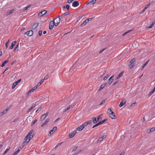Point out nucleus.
<instances>
[{"instance_id":"1","label":"nucleus","mask_w":155,"mask_h":155,"mask_svg":"<svg viewBox=\"0 0 155 155\" xmlns=\"http://www.w3.org/2000/svg\"><path fill=\"white\" fill-rule=\"evenodd\" d=\"M33 131V130H31L26 136L25 137L26 140L25 142L23 143V145L20 146L18 150L19 152L23 148L24 146L29 142L30 140L33 137L34 134H32Z\"/></svg>"},{"instance_id":"2","label":"nucleus","mask_w":155,"mask_h":155,"mask_svg":"<svg viewBox=\"0 0 155 155\" xmlns=\"http://www.w3.org/2000/svg\"><path fill=\"white\" fill-rule=\"evenodd\" d=\"M107 114L110 118L112 119H116L117 118L115 113L113 112L111 109L110 108L107 110Z\"/></svg>"},{"instance_id":"3","label":"nucleus","mask_w":155,"mask_h":155,"mask_svg":"<svg viewBox=\"0 0 155 155\" xmlns=\"http://www.w3.org/2000/svg\"><path fill=\"white\" fill-rule=\"evenodd\" d=\"M61 17L60 16L58 17H57L54 21H55V26H57L59 24L61 21Z\"/></svg>"},{"instance_id":"4","label":"nucleus","mask_w":155,"mask_h":155,"mask_svg":"<svg viewBox=\"0 0 155 155\" xmlns=\"http://www.w3.org/2000/svg\"><path fill=\"white\" fill-rule=\"evenodd\" d=\"M38 25V23H35L32 26V29L35 32H37L38 29H37V27Z\"/></svg>"},{"instance_id":"5","label":"nucleus","mask_w":155,"mask_h":155,"mask_svg":"<svg viewBox=\"0 0 155 155\" xmlns=\"http://www.w3.org/2000/svg\"><path fill=\"white\" fill-rule=\"evenodd\" d=\"M91 18H87L86 20H85L83 23L81 24L80 25L81 27H82L84 26H85L90 21V20H91Z\"/></svg>"},{"instance_id":"6","label":"nucleus","mask_w":155,"mask_h":155,"mask_svg":"<svg viewBox=\"0 0 155 155\" xmlns=\"http://www.w3.org/2000/svg\"><path fill=\"white\" fill-rule=\"evenodd\" d=\"M54 21H51L49 23V29L50 30L53 27L54 25L55 26Z\"/></svg>"},{"instance_id":"7","label":"nucleus","mask_w":155,"mask_h":155,"mask_svg":"<svg viewBox=\"0 0 155 155\" xmlns=\"http://www.w3.org/2000/svg\"><path fill=\"white\" fill-rule=\"evenodd\" d=\"M57 127H54L49 132V134H48L49 136H50L53 133H54L57 130Z\"/></svg>"},{"instance_id":"8","label":"nucleus","mask_w":155,"mask_h":155,"mask_svg":"<svg viewBox=\"0 0 155 155\" xmlns=\"http://www.w3.org/2000/svg\"><path fill=\"white\" fill-rule=\"evenodd\" d=\"M21 79H20L19 80H18V81L15 82L14 83L12 84V88L14 89L16 86V85H17V84L21 81Z\"/></svg>"},{"instance_id":"9","label":"nucleus","mask_w":155,"mask_h":155,"mask_svg":"<svg viewBox=\"0 0 155 155\" xmlns=\"http://www.w3.org/2000/svg\"><path fill=\"white\" fill-rule=\"evenodd\" d=\"M76 131L74 130L72 132L70 133L69 134V137L70 138H71L74 137V136L76 134Z\"/></svg>"},{"instance_id":"10","label":"nucleus","mask_w":155,"mask_h":155,"mask_svg":"<svg viewBox=\"0 0 155 155\" xmlns=\"http://www.w3.org/2000/svg\"><path fill=\"white\" fill-rule=\"evenodd\" d=\"M79 5V2L78 1H74L72 3V5L74 7L78 6Z\"/></svg>"},{"instance_id":"11","label":"nucleus","mask_w":155,"mask_h":155,"mask_svg":"<svg viewBox=\"0 0 155 155\" xmlns=\"http://www.w3.org/2000/svg\"><path fill=\"white\" fill-rule=\"evenodd\" d=\"M47 11L45 10L41 12H40L38 14V16L39 17H41V16L46 14L47 13Z\"/></svg>"},{"instance_id":"12","label":"nucleus","mask_w":155,"mask_h":155,"mask_svg":"<svg viewBox=\"0 0 155 155\" xmlns=\"http://www.w3.org/2000/svg\"><path fill=\"white\" fill-rule=\"evenodd\" d=\"M16 42H17L16 41H12V43L11 45V46L9 47V50H11V49H12L13 48L14 46L16 44Z\"/></svg>"},{"instance_id":"13","label":"nucleus","mask_w":155,"mask_h":155,"mask_svg":"<svg viewBox=\"0 0 155 155\" xmlns=\"http://www.w3.org/2000/svg\"><path fill=\"white\" fill-rule=\"evenodd\" d=\"M69 14V12H65L64 14H63L61 15L60 16L61 17V19L62 21H64V17L67 15H68Z\"/></svg>"},{"instance_id":"14","label":"nucleus","mask_w":155,"mask_h":155,"mask_svg":"<svg viewBox=\"0 0 155 155\" xmlns=\"http://www.w3.org/2000/svg\"><path fill=\"white\" fill-rule=\"evenodd\" d=\"M126 103V101L125 100H123L120 103L119 105V107H122L124 104H125Z\"/></svg>"},{"instance_id":"15","label":"nucleus","mask_w":155,"mask_h":155,"mask_svg":"<svg viewBox=\"0 0 155 155\" xmlns=\"http://www.w3.org/2000/svg\"><path fill=\"white\" fill-rule=\"evenodd\" d=\"M48 112H47L45 114L42 115L41 117V119H44L48 115Z\"/></svg>"},{"instance_id":"16","label":"nucleus","mask_w":155,"mask_h":155,"mask_svg":"<svg viewBox=\"0 0 155 155\" xmlns=\"http://www.w3.org/2000/svg\"><path fill=\"white\" fill-rule=\"evenodd\" d=\"M33 31L32 30L28 31L26 32V34L29 36H31L33 35Z\"/></svg>"},{"instance_id":"17","label":"nucleus","mask_w":155,"mask_h":155,"mask_svg":"<svg viewBox=\"0 0 155 155\" xmlns=\"http://www.w3.org/2000/svg\"><path fill=\"white\" fill-rule=\"evenodd\" d=\"M37 89L36 87H34L32 89H30L28 92L27 95H29V94L31 92H32L35 91V90Z\"/></svg>"},{"instance_id":"18","label":"nucleus","mask_w":155,"mask_h":155,"mask_svg":"<svg viewBox=\"0 0 155 155\" xmlns=\"http://www.w3.org/2000/svg\"><path fill=\"white\" fill-rule=\"evenodd\" d=\"M155 130V127L151 128L150 129H148L147 130V132L149 133Z\"/></svg>"},{"instance_id":"19","label":"nucleus","mask_w":155,"mask_h":155,"mask_svg":"<svg viewBox=\"0 0 155 155\" xmlns=\"http://www.w3.org/2000/svg\"><path fill=\"white\" fill-rule=\"evenodd\" d=\"M16 9H13L11 10L9 12H8L7 13V15H9L11 14L14 12L15 11H16Z\"/></svg>"},{"instance_id":"20","label":"nucleus","mask_w":155,"mask_h":155,"mask_svg":"<svg viewBox=\"0 0 155 155\" xmlns=\"http://www.w3.org/2000/svg\"><path fill=\"white\" fill-rule=\"evenodd\" d=\"M84 128V127L82 126V125H81V126L78 127L76 129V130L80 131L82 130Z\"/></svg>"},{"instance_id":"21","label":"nucleus","mask_w":155,"mask_h":155,"mask_svg":"<svg viewBox=\"0 0 155 155\" xmlns=\"http://www.w3.org/2000/svg\"><path fill=\"white\" fill-rule=\"evenodd\" d=\"M49 119H46L45 121L41 125V127H43L44 125L46 124L49 122Z\"/></svg>"},{"instance_id":"22","label":"nucleus","mask_w":155,"mask_h":155,"mask_svg":"<svg viewBox=\"0 0 155 155\" xmlns=\"http://www.w3.org/2000/svg\"><path fill=\"white\" fill-rule=\"evenodd\" d=\"M114 75H113L109 79V81L108 82L109 84H110L113 82V79H112V78L114 77Z\"/></svg>"},{"instance_id":"23","label":"nucleus","mask_w":155,"mask_h":155,"mask_svg":"<svg viewBox=\"0 0 155 155\" xmlns=\"http://www.w3.org/2000/svg\"><path fill=\"white\" fill-rule=\"evenodd\" d=\"M155 91V86L154 87V88L153 89V90H152V91L150 92L149 94V96H150Z\"/></svg>"},{"instance_id":"24","label":"nucleus","mask_w":155,"mask_h":155,"mask_svg":"<svg viewBox=\"0 0 155 155\" xmlns=\"http://www.w3.org/2000/svg\"><path fill=\"white\" fill-rule=\"evenodd\" d=\"M18 47H19V44H18L15 47V48L14 50V51L15 52L16 51H18Z\"/></svg>"},{"instance_id":"25","label":"nucleus","mask_w":155,"mask_h":155,"mask_svg":"<svg viewBox=\"0 0 155 155\" xmlns=\"http://www.w3.org/2000/svg\"><path fill=\"white\" fill-rule=\"evenodd\" d=\"M105 86V84H102L99 88V90L100 91L104 88Z\"/></svg>"},{"instance_id":"26","label":"nucleus","mask_w":155,"mask_h":155,"mask_svg":"<svg viewBox=\"0 0 155 155\" xmlns=\"http://www.w3.org/2000/svg\"><path fill=\"white\" fill-rule=\"evenodd\" d=\"M135 61V59L134 58L132 59L129 63V65H130L134 62Z\"/></svg>"},{"instance_id":"27","label":"nucleus","mask_w":155,"mask_h":155,"mask_svg":"<svg viewBox=\"0 0 155 155\" xmlns=\"http://www.w3.org/2000/svg\"><path fill=\"white\" fill-rule=\"evenodd\" d=\"M31 5H28L27 7L24 8L22 10L23 11H25V10H27L28 9V8H29L31 7Z\"/></svg>"},{"instance_id":"28","label":"nucleus","mask_w":155,"mask_h":155,"mask_svg":"<svg viewBox=\"0 0 155 155\" xmlns=\"http://www.w3.org/2000/svg\"><path fill=\"white\" fill-rule=\"evenodd\" d=\"M94 124H95L97 122V120L96 117H94L92 118Z\"/></svg>"},{"instance_id":"29","label":"nucleus","mask_w":155,"mask_h":155,"mask_svg":"<svg viewBox=\"0 0 155 155\" xmlns=\"http://www.w3.org/2000/svg\"><path fill=\"white\" fill-rule=\"evenodd\" d=\"M123 72H121L119 74V75L117 76V78H116V79H118L119 78H120V77H121L122 76V75H123Z\"/></svg>"},{"instance_id":"30","label":"nucleus","mask_w":155,"mask_h":155,"mask_svg":"<svg viewBox=\"0 0 155 155\" xmlns=\"http://www.w3.org/2000/svg\"><path fill=\"white\" fill-rule=\"evenodd\" d=\"M69 7H70V6L69 5H67L65 6H64L63 7V8H66L67 10L68 11L69 9Z\"/></svg>"},{"instance_id":"31","label":"nucleus","mask_w":155,"mask_h":155,"mask_svg":"<svg viewBox=\"0 0 155 155\" xmlns=\"http://www.w3.org/2000/svg\"><path fill=\"white\" fill-rule=\"evenodd\" d=\"M149 61H147L142 66L141 69H143L146 66V65L147 64V63L149 62Z\"/></svg>"},{"instance_id":"32","label":"nucleus","mask_w":155,"mask_h":155,"mask_svg":"<svg viewBox=\"0 0 155 155\" xmlns=\"http://www.w3.org/2000/svg\"><path fill=\"white\" fill-rule=\"evenodd\" d=\"M110 76V74H108L105 76L103 78L104 81H105Z\"/></svg>"},{"instance_id":"33","label":"nucleus","mask_w":155,"mask_h":155,"mask_svg":"<svg viewBox=\"0 0 155 155\" xmlns=\"http://www.w3.org/2000/svg\"><path fill=\"white\" fill-rule=\"evenodd\" d=\"M71 106H72L71 105H70L69 106H68V107H67L65 110L64 112H65L67 111L68 110L71 108Z\"/></svg>"},{"instance_id":"34","label":"nucleus","mask_w":155,"mask_h":155,"mask_svg":"<svg viewBox=\"0 0 155 155\" xmlns=\"http://www.w3.org/2000/svg\"><path fill=\"white\" fill-rule=\"evenodd\" d=\"M10 148V147H9V148L6 149L5 150V152H4V153L3 154V155H4L5 154H6L7 152L9 150Z\"/></svg>"},{"instance_id":"35","label":"nucleus","mask_w":155,"mask_h":155,"mask_svg":"<svg viewBox=\"0 0 155 155\" xmlns=\"http://www.w3.org/2000/svg\"><path fill=\"white\" fill-rule=\"evenodd\" d=\"M37 121V119L35 120L31 124V126H32L36 123Z\"/></svg>"},{"instance_id":"36","label":"nucleus","mask_w":155,"mask_h":155,"mask_svg":"<svg viewBox=\"0 0 155 155\" xmlns=\"http://www.w3.org/2000/svg\"><path fill=\"white\" fill-rule=\"evenodd\" d=\"M87 124H88L86 122H84L82 125L84 127V128L85 127L87 126Z\"/></svg>"},{"instance_id":"37","label":"nucleus","mask_w":155,"mask_h":155,"mask_svg":"<svg viewBox=\"0 0 155 155\" xmlns=\"http://www.w3.org/2000/svg\"><path fill=\"white\" fill-rule=\"evenodd\" d=\"M19 152L18 150H17L12 155H16L19 153Z\"/></svg>"},{"instance_id":"38","label":"nucleus","mask_w":155,"mask_h":155,"mask_svg":"<svg viewBox=\"0 0 155 155\" xmlns=\"http://www.w3.org/2000/svg\"><path fill=\"white\" fill-rule=\"evenodd\" d=\"M96 2V0H92L91 1V3L93 4H94Z\"/></svg>"},{"instance_id":"39","label":"nucleus","mask_w":155,"mask_h":155,"mask_svg":"<svg viewBox=\"0 0 155 155\" xmlns=\"http://www.w3.org/2000/svg\"><path fill=\"white\" fill-rule=\"evenodd\" d=\"M107 119H104V120L101 121L100 122L101 123V124L103 123H104L106 121H107Z\"/></svg>"},{"instance_id":"40","label":"nucleus","mask_w":155,"mask_h":155,"mask_svg":"<svg viewBox=\"0 0 155 155\" xmlns=\"http://www.w3.org/2000/svg\"><path fill=\"white\" fill-rule=\"evenodd\" d=\"M136 104V102H135L134 103L132 104L130 106V107H133Z\"/></svg>"},{"instance_id":"41","label":"nucleus","mask_w":155,"mask_h":155,"mask_svg":"<svg viewBox=\"0 0 155 155\" xmlns=\"http://www.w3.org/2000/svg\"><path fill=\"white\" fill-rule=\"evenodd\" d=\"M8 110V109H6L3 112H2L3 113V114H5L7 112Z\"/></svg>"},{"instance_id":"42","label":"nucleus","mask_w":155,"mask_h":155,"mask_svg":"<svg viewBox=\"0 0 155 155\" xmlns=\"http://www.w3.org/2000/svg\"><path fill=\"white\" fill-rule=\"evenodd\" d=\"M103 139H102V138L101 137H100L98 139V140H97V143H98L99 142H100Z\"/></svg>"},{"instance_id":"43","label":"nucleus","mask_w":155,"mask_h":155,"mask_svg":"<svg viewBox=\"0 0 155 155\" xmlns=\"http://www.w3.org/2000/svg\"><path fill=\"white\" fill-rule=\"evenodd\" d=\"M131 30H129V31H127V32H125L124 33L123 35L124 36V35L126 34H127V33H129L130 32V31H131Z\"/></svg>"},{"instance_id":"44","label":"nucleus","mask_w":155,"mask_h":155,"mask_svg":"<svg viewBox=\"0 0 155 155\" xmlns=\"http://www.w3.org/2000/svg\"><path fill=\"white\" fill-rule=\"evenodd\" d=\"M105 102V100H103L101 102V103L100 104V105H101L102 104H104V102Z\"/></svg>"},{"instance_id":"45","label":"nucleus","mask_w":155,"mask_h":155,"mask_svg":"<svg viewBox=\"0 0 155 155\" xmlns=\"http://www.w3.org/2000/svg\"><path fill=\"white\" fill-rule=\"evenodd\" d=\"M150 5V3H149L148 5H147L145 6V8L146 9H147V8H148L149 7Z\"/></svg>"},{"instance_id":"46","label":"nucleus","mask_w":155,"mask_h":155,"mask_svg":"<svg viewBox=\"0 0 155 155\" xmlns=\"http://www.w3.org/2000/svg\"><path fill=\"white\" fill-rule=\"evenodd\" d=\"M41 84L39 82V83H38L37 85L35 86V87H37H37H38L39 86H40L41 85Z\"/></svg>"},{"instance_id":"47","label":"nucleus","mask_w":155,"mask_h":155,"mask_svg":"<svg viewBox=\"0 0 155 155\" xmlns=\"http://www.w3.org/2000/svg\"><path fill=\"white\" fill-rule=\"evenodd\" d=\"M8 62V60H6L3 62L4 64H6Z\"/></svg>"},{"instance_id":"48","label":"nucleus","mask_w":155,"mask_h":155,"mask_svg":"<svg viewBox=\"0 0 155 155\" xmlns=\"http://www.w3.org/2000/svg\"><path fill=\"white\" fill-rule=\"evenodd\" d=\"M72 0H68V3L69 4H70L72 2Z\"/></svg>"},{"instance_id":"49","label":"nucleus","mask_w":155,"mask_h":155,"mask_svg":"<svg viewBox=\"0 0 155 155\" xmlns=\"http://www.w3.org/2000/svg\"><path fill=\"white\" fill-rule=\"evenodd\" d=\"M42 34V31H40L39 32V36H41Z\"/></svg>"},{"instance_id":"50","label":"nucleus","mask_w":155,"mask_h":155,"mask_svg":"<svg viewBox=\"0 0 155 155\" xmlns=\"http://www.w3.org/2000/svg\"><path fill=\"white\" fill-rule=\"evenodd\" d=\"M153 24H151V25H150V26L149 27H147L149 28H151L153 27Z\"/></svg>"},{"instance_id":"51","label":"nucleus","mask_w":155,"mask_h":155,"mask_svg":"<svg viewBox=\"0 0 155 155\" xmlns=\"http://www.w3.org/2000/svg\"><path fill=\"white\" fill-rule=\"evenodd\" d=\"M63 143V142H61V143H59L57 144V145L58 146V147L59 146H60Z\"/></svg>"},{"instance_id":"52","label":"nucleus","mask_w":155,"mask_h":155,"mask_svg":"<svg viewBox=\"0 0 155 155\" xmlns=\"http://www.w3.org/2000/svg\"><path fill=\"white\" fill-rule=\"evenodd\" d=\"M36 104H33L31 107L33 109V108H34L36 106Z\"/></svg>"},{"instance_id":"53","label":"nucleus","mask_w":155,"mask_h":155,"mask_svg":"<svg viewBox=\"0 0 155 155\" xmlns=\"http://www.w3.org/2000/svg\"><path fill=\"white\" fill-rule=\"evenodd\" d=\"M8 43H6L5 44V46L6 48H8Z\"/></svg>"},{"instance_id":"54","label":"nucleus","mask_w":155,"mask_h":155,"mask_svg":"<svg viewBox=\"0 0 155 155\" xmlns=\"http://www.w3.org/2000/svg\"><path fill=\"white\" fill-rule=\"evenodd\" d=\"M101 124V123L100 122H99L98 123H97L96 124H95V125L96 126V127L98 126L99 125H100Z\"/></svg>"},{"instance_id":"55","label":"nucleus","mask_w":155,"mask_h":155,"mask_svg":"<svg viewBox=\"0 0 155 155\" xmlns=\"http://www.w3.org/2000/svg\"><path fill=\"white\" fill-rule=\"evenodd\" d=\"M107 136L106 135H104L101 138H102V139H104Z\"/></svg>"},{"instance_id":"56","label":"nucleus","mask_w":155,"mask_h":155,"mask_svg":"<svg viewBox=\"0 0 155 155\" xmlns=\"http://www.w3.org/2000/svg\"><path fill=\"white\" fill-rule=\"evenodd\" d=\"M87 122V124H91L92 123V121L91 120H90Z\"/></svg>"},{"instance_id":"57","label":"nucleus","mask_w":155,"mask_h":155,"mask_svg":"<svg viewBox=\"0 0 155 155\" xmlns=\"http://www.w3.org/2000/svg\"><path fill=\"white\" fill-rule=\"evenodd\" d=\"M44 81V80H43V79L41 80L40 82V83L41 84H42L43 83Z\"/></svg>"},{"instance_id":"58","label":"nucleus","mask_w":155,"mask_h":155,"mask_svg":"<svg viewBox=\"0 0 155 155\" xmlns=\"http://www.w3.org/2000/svg\"><path fill=\"white\" fill-rule=\"evenodd\" d=\"M147 9L145 7L143 9L142 12H141V13L144 12L146 9Z\"/></svg>"},{"instance_id":"59","label":"nucleus","mask_w":155,"mask_h":155,"mask_svg":"<svg viewBox=\"0 0 155 155\" xmlns=\"http://www.w3.org/2000/svg\"><path fill=\"white\" fill-rule=\"evenodd\" d=\"M32 109L31 107H30V108H29L28 110V112H30Z\"/></svg>"},{"instance_id":"60","label":"nucleus","mask_w":155,"mask_h":155,"mask_svg":"<svg viewBox=\"0 0 155 155\" xmlns=\"http://www.w3.org/2000/svg\"><path fill=\"white\" fill-rule=\"evenodd\" d=\"M2 55V51H0V57Z\"/></svg>"},{"instance_id":"61","label":"nucleus","mask_w":155,"mask_h":155,"mask_svg":"<svg viewBox=\"0 0 155 155\" xmlns=\"http://www.w3.org/2000/svg\"><path fill=\"white\" fill-rule=\"evenodd\" d=\"M8 67L6 68V69H5V70L3 72V73H4L5 71L8 70Z\"/></svg>"},{"instance_id":"62","label":"nucleus","mask_w":155,"mask_h":155,"mask_svg":"<svg viewBox=\"0 0 155 155\" xmlns=\"http://www.w3.org/2000/svg\"><path fill=\"white\" fill-rule=\"evenodd\" d=\"M4 114H3V113L2 112H1L0 113V116H2V115H3Z\"/></svg>"},{"instance_id":"63","label":"nucleus","mask_w":155,"mask_h":155,"mask_svg":"<svg viewBox=\"0 0 155 155\" xmlns=\"http://www.w3.org/2000/svg\"><path fill=\"white\" fill-rule=\"evenodd\" d=\"M48 78V77H47V76H45L44 77V78L43 79V80H44Z\"/></svg>"},{"instance_id":"64","label":"nucleus","mask_w":155,"mask_h":155,"mask_svg":"<svg viewBox=\"0 0 155 155\" xmlns=\"http://www.w3.org/2000/svg\"><path fill=\"white\" fill-rule=\"evenodd\" d=\"M155 24V21H153L152 22L151 24H153V25Z\"/></svg>"}]
</instances>
